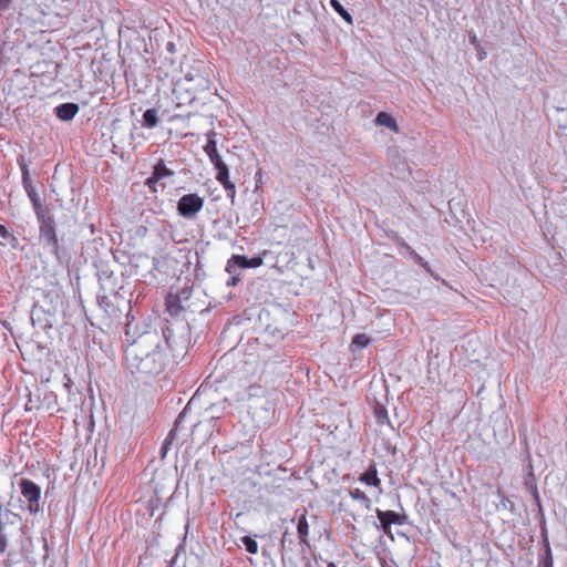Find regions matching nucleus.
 Returning <instances> with one entry per match:
<instances>
[{
	"instance_id": "f257e3e1",
	"label": "nucleus",
	"mask_w": 567,
	"mask_h": 567,
	"mask_svg": "<svg viewBox=\"0 0 567 567\" xmlns=\"http://www.w3.org/2000/svg\"><path fill=\"white\" fill-rule=\"evenodd\" d=\"M166 342L157 332H145L125 349L124 360L132 373L157 374L166 365Z\"/></svg>"
},
{
	"instance_id": "f03ea898",
	"label": "nucleus",
	"mask_w": 567,
	"mask_h": 567,
	"mask_svg": "<svg viewBox=\"0 0 567 567\" xmlns=\"http://www.w3.org/2000/svg\"><path fill=\"white\" fill-rule=\"evenodd\" d=\"M215 136L216 133L214 131L207 133V143L204 146V151L217 171L216 181L224 187V189L227 192L228 198H230L233 202L236 196V186L229 179L228 166L221 159L217 151V142L215 140Z\"/></svg>"
},
{
	"instance_id": "7ed1b4c3",
	"label": "nucleus",
	"mask_w": 567,
	"mask_h": 567,
	"mask_svg": "<svg viewBox=\"0 0 567 567\" xmlns=\"http://www.w3.org/2000/svg\"><path fill=\"white\" fill-rule=\"evenodd\" d=\"M19 487L22 496L25 498L28 504V511L30 514L35 515L40 509V497L41 488L34 482L28 478H22L19 482Z\"/></svg>"
},
{
	"instance_id": "20e7f679",
	"label": "nucleus",
	"mask_w": 567,
	"mask_h": 567,
	"mask_svg": "<svg viewBox=\"0 0 567 567\" xmlns=\"http://www.w3.org/2000/svg\"><path fill=\"white\" fill-rule=\"evenodd\" d=\"M204 207V198L198 194L183 195L177 203V212L184 218H193Z\"/></svg>"
},
{
	"instance_id": "39448f33",
	"label": "nucleus",
	"mask_w": 567,
	"mask_h": 567,
	"mask_svg": "<svg viewBox=\"0 0 567 567\" xmlns=\"http://www.w3.org/2000/svg\"><path fill=\"white\" fill-rule=\"evenodd\" d=\"M21 171H22V181H23L24 189L33 205L34 212L37 213V215L40 219L43 217V213H44L43 206H42L41 200L31 183V179L29 176V169H28L27 165H22Z\"/></svg>"
},
{
	"instance_id": "423d86ee",
	"label": "nucleus",
	"mask_w": 567,
	"mask_h": 567,
	"mask_svg": "<svg viewBox=\"0 0 567 567\" xmlns=\"http://www.w3.org/2000/svg\"><path fill=\"white\" fill-rule=\"evenodd\" d=\"M377 516L380 520L381 529L384 534H391V526L403 525L405 523V515H401L394 511H381L377 509Z\"/></svg>"
},
{
	"instance_id": "0eeeda50",
	"label": "nucleus",
	"mask_w": 567,
	"mask_h": 567,
	"mask_svg": "<svg viewBox=\"0 0 567 567\" xmlns=\"http://www.w3.org/2000/svg\"><path fill=\"white\" fill-rule=\"evenodd\" d=\"M307 514L308 512L307 509H305L303 513L298 517L297 522V533L299 537L300 554H306V551L310 549V526L308 523Z\"/></svg>"
},
{
	"instance_id": "6e6552de",
	"label": "nucleus",
	"mask_w": 567,
	"mask_h": 567,
	"mask_svg": "<svg viewBox=\"0 0 567 567\" xmlns=\"http://www.w3.org/2000/svg\"><path fill=\"white\" fill-rule=\"evenodd\" d=\"M359 481L368 486L381 489L382 483L378 475L375 465L369 466V468L360 475Z\"/></svg>"
},
{
	"instance_id": "1a4fd4ad",
	"label": "nucleus",
	"mask_w": 567,
	"mask_h": 567,
	"mask_svg": "<svg viewBox=\"0 0 567 567\" xmlns=\"http://www.w3.org/2000/svg\"><path fill=\"white\" fill-rule=\"evenodd\" d=\"M78 112L79 105L75 103H63L55 107V114L62 121H71Z\"/></svg>"
},
{
	"instance_id": "9d476101",
	"label": "nucleus",
	"mask_w": 567,
	"mask_h": 567,
	"mask_svg": "<svg viewBox=\"0 0 567 567\" xmlns=\"http://www.w3.org/2000/svg\"><path fill=\"white\" fill-rule=\"evenodd\" d=\"M295 547H296V543H295L293 538L291 537V534L288 530H286L282 534V537L280 540V551H281L282 557H285V555L295 554V551H296Z\"/></svg>"
},
{
	"instance_id": "9b49d317",
	"label": "nucleus",
	"mask_w": 567,
	"mask_h": 567,
	"mask_svg": "<svg viewBox=\"0 0 567 567\" xmlns=\"http://www.w3.org/2000/svg\"><path fill=\"white\" fill-rule=\"evenodd\" d=\"M375 123L378 125H382V126H386L388 128H390L391 131L398 133L399 132V126L395 122V120L393 118V116L386 112H380L377 117H375Z\"/></svg>"
},
{
	"instance_id": "f8f14e48",
	"label": "nucleus",
	"mask_w": 567,
	"mask_h": 567,
	"mask_svg": "<svg viewBox=\"0 0 567 567\" xmlns=\"http://www.w3.org/2000/svg\"><path fill=\"white\" fill-rule=\"evenodd\" d=\"M349 495L352 499L360 502L365 508H370L371 499L360 488L349 491Z\"/></svg>"
},
{
	"instance_id": "ddd939ff",
	"label": "nucleus",
	"mask_w": 567,
	"mask_h": 567,
	"mask_svg": "<svg viewBox=\"0 0 567 567\" xmlns=\"http://www.w3.org/2000/svg\"><path fill=\"white\" fill-rule=\"evenodd\" d=\"M153 173L157 176V178L159 179H163L165 177H171L173 176V171H171L169 168H167L165 166V163L163 159H161L153 168Z\"/></svg>"
},
{
	"instance_id": "4468645a",
	"label": "nucleus",
	"mask_w": 567,
	"mask_h": 567,
	"mask_svg": "<svg viewBox=\"0 0 567 567\" xmlns=\"http://www.w3.org/2000/svg\"><path fill=\"white\" fill-rule=\"evenodd\" d=\"M143 120L145 122V125L148 127H154L157 125L158 117L157 112L155 109H148L143 114Z\"/></svg>"
},
{
	"instance_id": "2eb2a0df",
	"label": "nucleus",
	"mask_w": 567,
	"mask_h": 567,
	"mask_svg": "<svg viewBox=\"0 0 567 567\" xmlns=\"http://www.w3.org/2000/svg\"><path fill=\"white\" fill-rule=\"evenodd\" d=\"M330 4L334 9V11L339 13L348 23H352L351 14L343 8V6L338 0H330Z\"/></svg>"
},
{
	"instance_id": "dca6fc26",
	"label": "nucleus",
	"mask_w": 567,
	"mask_h": 567,
	"mask_svg": "<svg viewBox=\"0 0 567 567\" xmlns=\"http://www.w3.org/2000/svg\"><path fill=\"white\" fill-rule=\"evenodd\" d=\"M371 342L370 338L365 333H358L352 338L351 346L355 348H364Z\"/></svg>"
},
{
	"instance_id": "f3484780",
	"label": "nucleus",
	"mask_w": 567,
	"mask_h": 567,
	"mask_svg": "<svg viewBox=\"0 0 567 567\" xmlns=\"http://www.w3.org/2000/svg\"><path fill=\"white\" fill-rule=\"evenodd\" d=\"M243 544L245 545L246 550L249 554L258 553V543L250 536H244L241 538Z\"/></svg>"
},
{
	"instance_id": "a211bd4d",
	"label": "nucleus",
	"mask_w": 567,
	"mask_h": 567,
	"mask_svg": "<svg viewBox=\"0 0 567 567\" xmlns=\"http://www.w3.org/2000/svg\"><path fill=\"white\" fill-rule=\"evenodd\" d=\"M374 416L379 424H383L388 420V411L383 405L378 404L374 409Z\"/></svg>"
},
{
	"instance_id": "6ab92c4d",
	"label": "nucleus",
	"mask_w": 567,
	"mask_h": 567,
	"mask_svg": "<svg viewBox=\"0 0 567 567\" xmlns=\"http://www.w3.org/2000/svg\"><path fill=\"white\" fill-rule=\"evenodd\" d=\"M230 262H234L236 266L241 267V268H249L248 258L243 255H234L229 259L228 266L230 265Z\"/></svg>"
},
{
	"instance_id": "aec40b11",
	"label": "nucleus",
	"mask_w": 567,
	"mask_h": 567,
	"mask_svg": "<svg viewBox=\"0 0 567 567\" xmlns=\"http://www.w3.org/2000/svg\"><path fill=\"white\" fill-rule=\"evenodd\" d=\"M540 567H553V557L549 546L546 548L545 556L539 561Z\"/></svg>"
},
{
	"instance_id": "412c9836",
	"label": "nucleus",
	"mask_w": 567,
	"mask_h": 567,
	"mask_svg": "<svg viewBox=\"0 0 567 567\" xmlns=\"http://www.w3.org/2000/svg\"><path fill=\"white\" fill-rule=\"evenodd\" d=\"M161 179L157 178V176L152 172V175L145 181V185L152 189V190H156V185L157 183L159 182Z\"/></svg>"
},
{
	"instance_id": "4be33fe9",
	"label": "nucleus",
	"mask_w": 567,
	"mask_h": 567,
	"mask_svg": "<svg viewBox=\"0 0 567 567\" xmlns=\"http://www.w3.org/2000/svg\"><path fill=\"white\" fill-rule=\"evenodd\" d=\"M249 268L259 267L262 264V259L257 257L252 259H248Z\"/></svg>"
},
{
	"instance_id": "5701e85b",
	"label": "nucleus",
	"mask_w": 567,
	"mask_h": 567,
	"mask_svg": "<svg viewBox=\"0 0 567 567\" xmlns=\"http://www.w3.org/2000/svg\"><path fill=\"white\" fill-rule=\"evenodd\" d=\"M9 236H10V233L8 231L6 226L0 224V237L7 239V238H9Z\"/></svg>"
},
{
	"instance_id": "b1692460",
	"label": "nucleus",
	"mask_w": 567,
	"mask_h": 567,
	"mask_svg": "<svg viewBox=\"0 0 567 567\" xmlns=\"http://www.w3.org/2000/svg\"><path fill=\"white\" fill-rule=\"evenodd\" d=\"M48 233L51 235L53 241L56 244V237H55V233H54V229L51 225L48 226Z\"/></svg>"
},
{
	"instance_id": "393cba45",
	"label": "nucleus",
	"mask_w": 567,
	"mask_h": 567,
	"mask_svg": "<svg viewBox=\"0 0 567 567\" xmlns=\"http://www.w3.org/2000/svg\"><path fill=\"white\" fill-rule=\"evenodd\" d=\"M422 267H423L427 272L432 274V269H431L430 265H429L426 261L422 262Z\"/></svg>"
},
{
	"instance_id": "a878e982",
	"label": "nucleus",
	"mask_w": 567,
	"mask_h": 567,
	"mask_svg": "<svg viewBox=\"0 0 567 567\" xmlns=\"http://www.w3.org/2000/svg\"><path fill=\"white\" fill-rule=\"evenodd\" d=\"M239 278L233 277L230 281H228V286H235L238 282Z\"/></svg>"
},
{
	"instance_id": "bb28decb",
	"label": "nucleus",
	"mask_w": 567,
	"mask_h": 567,
	"mask_svg": "<svg viewBox=\"0 0 567 567\" xmlns=\"http://www.w3.org/2000/svg\"><path fill=\"white\" fill-rule=\"evenodd\" d=\"M470 38H471V42H472L474 45H476V47H477L476 35H475V34H473V35H471Z\"/></svg>"
},
{
	"instance_id": "cd10ccee",
	"label": "nucleus",
	"mask_w": 567,
	"mask_h": 567,
	"mask_svg": "<svg viewBox=\"0 0 567 567\" xmlns=\"http://www.w3.org/2000/svg\"><path fill=\"white\" fill-rule=\"evenodd\" d=\"M415 260L422 266V262H424L423 258L419 255H415Z\"/></svg>"
},
{
	"instance_id": "c85d7f7f",
	"label": "nucleus",
	"mask_w": 567,
	"mask_h": 567,
	"mask_svg": "<svg viewBox=\"0 0 567 567\" xmlns=\"http://www.w3.org/2000/svg\"><path fill=\"white\" fill-rule=\"evenodd\" d=\"M534 496H535L536 499H538V492H537L536 487H534Z\"/></svg>"
},
{
	"instance_id": "c756f323",
	"label": "nucleus",
	"mask_w": 567,
	"mask_h": 567,
	"mask_svg": "<svg viewBox=\"0 0 567 567\" xmlns=\"http://www.w3.org/2000/svg\"><path fill=\"white\" fill-rule=\"evenodd\" d=\"M327 567H337L333 563H328Z\"/></svg>"
}]
</instances>
